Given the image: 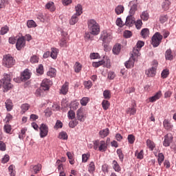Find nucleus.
I'll return each mask as SVG.
<instances>
[{"mask_svg": "<svg viewBox=\"0 0 176 176\" xmlns=\"http://www.w3.org/2000/svg\"><path fill=\"white\" fill-rule=\"evenodd\" d=\"M12 78L10 74H4L3 78L0 80V89L3 87V91H9L11 89H13V85L10 83Z\"/></svg>", "mask_w": 176, "mask_h": 176, "instance_id": "obj_1", "label": "nucleus"}, {"mask_svg": "<svg viewBox=\"0 0 176 176\" xmlns=\"http://www.w3.org/2000/svg\"><path fill=\"white\" fill-rule=\"evenodd\" d=\"M88 30L91 35H98L100 34V25L96 20L89 19L87 21Z\"/></svg>", "mask_w": 176, "mask_h": 176, "instance_id": "obj_2", "label": "nucleus"}, {"mask_svg": "<svg viewBox=\"0 0 176 176\" xmlns=\"http://www.w3.org/2000/svg\"><path fill=\"white\" fill-rule=\"evenodd\" d=\"M131 57L128 61H126L124 65L126 68H133L134 67V63L135 60L141 56V54L138 52V50L134 48L131 54Z\"/></svg>", "mask_w": 176, "mask_h": 176, "instance_id": "obj_3", "label": "nucleus"}, {"mask_svg": "<svg viewBox=\"0 0 176 176\" xmlns=\"http://www.w3.org/2000/svg\"><path fill=\"white\" fill-rule=\"evenodd\" d=\"M16 64V60L12 55L6 54L3 56L2 65L6 68H12Z\"/></svg>", "mask_w": 176, "mask_h": 176, "instance_id": "obj_4", "label": "nucleus"}, {"mask_svg": "<svg viewBox=\"0 0 176 176\" xmlns=\"http://www.w3.org/2000/svg\"><path fill=\"white\" fill-rule=\"evenodd\" d=\"M94 149L99 152H106L108 149V144L104 140H96L94 142Z\"/></svg>", "mask_w": 176, "mask_h": 176, "instance_id": "obj_5", "label": "nucleus"}, {"mask_svg": "<svg viewBox=\"0 0 176 176\" xmlns=\"http://www.w3.org/2000/svg\"><path fill=\"white\" fill-rule=\"evenodd\" d=\"M162 39H163V36L160 33L156 32L151 38V45H153V47H157L162 43Z\"/></svg>", "mask_w": 176, "mask_h": 176, "instance_id": "obj_6", "label": "nucleus"}, {"mask_svg": "<svg viewBox=\"0 0 176 176\" xmlns=\"http://www.w3.org/2000/svg\"><path fill=\"white\" fill-rule=\"evenodd\" d=\"M113 36L112 33L107 30H104L102 34V40L104 43H109L112 41Z\"/></svg>", "mask_w": 176, "mask_h": 176, "instance_id": "obj_7", "label": "nucleus"}, {"mask_svg": "<svg viewBox=\"0 0 176 176\" xmlns=\"http://www.w3.org/2000/svg\"><path fill=\"white\" fill-rule=\"evenodd\" d=\"M138 5V2L137 0H133L129 2L130 10L129 14L135 15V12H137V6Z\"/></svg>", "mask_w": 176, "mask_h": 176, "instance_id": "obj_8", "label": "nucleus"}, {"mask_svg": "<svg viewBox=\"0 0 176 176\" xmlns=\"http://www.w3.org/2000/svg\"><path fill=\"white\" fill-rule=\"evenodd\" d=\"M25 46V37L21 36L17 39L16 47L17 50H21Z\"/></svg>", "mask_w": 176, "mask_h": 176, "instance_id": "obj_9", "label": "nucleus"}, {"mask_svg": "<svg viewBox=\"0 0 176 176\" xmlns=\"http://www.w3.org/2000/svg\"><path fill=\"white\" fill-rule=\"evenodd\" d=\"M49 133V128L46 124H42L40 126V137L41 138H45Z\"/></svg>", "mask_w": 176, "mask_h": 176, "instance_id": "obj_10", "label": "nucleus"}, {"mask_svg": "<svg viewBox=\"0 0 176 176\" xmlns=\"http://www.w3.org/2000/svg\"><path fill=\"white\" fill-rule=\"evenodd\" d=\"M171 142H173V135L171 133H168L164 137L163 145L164 146H170Z\"/></svg>", "mask_w": 176, "mask_h": 176, "instance_id": "obj_11", "label": "nucleus"}, {"mask_svg": "<svg viewBox=\"0 0 176 176\" xmlns=\"http://www.w3.org/2000/svg\"><path fill=\"white\" fill-rule=\"evenodd\" d=\"M50 85H52V81L47 78H45L42 81L41 87L44 91H46L50 89Z\"/></svg>", "mask_w": 176, "mask_h": 176, "instance_id": "obj_12", "label": "nucleus"}, {"mask_svg": "<svg viewBox=\"0 0 176 176\" xmlns=\"http://www.w3.org/2000/svg\"><path fill=\"white\" fill-rule=\"evenodd\" d=\"M163 126L165 130H167L168 131H171L174 128V125L171 124V122L168 120V119H165L163 122Z\"/></svg>", "mask_w": 176, "mask_h": 176, "instance_id": "obj_13", "label": "nucleus"}, {"mask_svg": "<svg viewBox=\"0 0 176 176\" xmlns=\"http://www.w3.org/2000/svg\"><path fill=\"white\" fill-rule=\"evenodd\" d=\"M76 118L80 122H85L86 116L83 113V109H79L76 112Z\"/></svg>", "mask_w": 176, "mask_h": 176, "instance_id": "obj_14", "label": "nucleus"}, {"mask_svg": "<svg viewBox=\"0 0 176 176\" xmlns=\"http://www.w3.org/2000/svg\"><path fill=\"white\" fill-rule=\"evenodd\" d=\"M69 86V83L68 82H65L60 89V94H63V96H65L67 93H68Z\"/></svg>", "mask_w": 176, "mask_h": 176, "instance_id": "obj_15", "label": "nucleus"}, {"mask_svg": "<svg viewBox=\"0 0 176 176\" xmlns=\"http://www.w3.org/2000/svg\"><path fill=\"white\" fill-rule=\"evenodd\" d=\"M133 14H129L126 19L125 25H131V24H134L135 23V18Z\"/></svg>", "mask_w": 176, "mask_h": 176, "instance_id": "obj_16", "label": "nucleus"}, {"mask_svg": "<svg viewBox=\"0 0 176 176\" xmlns=\"http://www.w3.org/2000/svg\"><path fill=\"white\" fill-rule=\"evenodd\" d=\"M30 78H31V75L30 74V72H28V69L25 70L21 75V79L23 82H25V80H28Z\"/></svg>", "mask_w": 176, "mask_h": 176, "instance_id": "obj_17", "label": "nucleus"}, {"mask_svg": "<svg viewBox=\"0 0 176 176\" xmlns=\"http://www.w3.org/2000/svg\"><path fill=\"white\" fill-rule=\"evenodd\" d=\"M162 97V91L157 92L155 96L150 97L148 98L150 102H155V101H157V100H160Z\"/></svg>", "mask_w": 176, "mask_h": 176, "instance_id": "obj_18", "label": "nucleus"}, {"mask_svg": "<svg viewBox=\"0 0 176 176\" xmlns=\"http://www.w3.org/2000/svg\"><path fill=\"white\" fill-rule=\"evenodd\" d=\"M112 167L116 173H120L122 171V167H120V165H119V163L116 160H113Z\"/></svg>", "mask_w": 176, "mask_h": 176, "instance_id": "obj_19", "label": "nucleus"}, {"mask_svg": "<svg viewBox=\"0 0 176 176\" xmlns=\"http://www.w3.org/2000/svg\"><path fill=\"white\" fill-rule=\"evenodd\" d=\"M146 75L147 76H149L150 78H153V76H155L156 75V68L155 67H151L146 71Z\"/></svg>", "mask_w": 176, "mask_h": 176, "instance_id": "obj_20", "label": "nucleus"}, {"mask_svg": "<svg viewBox=\"0 0 176 176\" xmlns=\"http://www.w3.org/2000/svg\"><path fill=\"white\" fill-rule=\"evenodd\" d=\"M136 106L133 105L131 107H129L126 110V113H127V115H130V116H131V115H135V113H137V109H135Z\"/></svg>", "mask_w": 176, "mask_h": 176, "instance_id": "obj_21", "label": "nucleus"}, {"mask_svg": "<svg viewBox=\"0 0 176 176\" xmlns=\"http://www.w3.org/2000/svg\"><path fill=\"white\" fill-rule=\"evenodd\" d=\"M58 55V49L57 48H51L50 57L54 60L57 58V56Z\"/></svg>", "mask_w": 176, "mask_h": 176, "instance_id": "obj_22", "label": "nucleus"}, {"mask_svg": "<svg viewBox=\"0 0 176 176\" xmlns=\"http://www.w3.org/2000/svg\"><path fill=\"white\" fill-rule=\"evenodd\" d=\"M146 146L150 149V151H153V149H155V148H156V144H155V142H153V141H152L149 139H148L146 140Z\"/></svg>", "mask_w": 176, "mask_h": 176, "instance_id": "obj_23", "label": "nucleus"}, {"mask_svg": "<svg viewBox=\"0 0 176 176\" xmlns=\"http://www.w3.org/2000/svg\"><path fill=\"white\" fill-rule=\"evenodd\" d=\"M121 49H122V45L116 44L113 47V54H119L120 53Z\"/></svg>", "mask_w": 176, "mask_h": 176, "instance_id": "obj_24", "label": "nucleus"}, {"mask_svg": "<svg viewBox=\"0 0 176 176\" xmlns=\"http://www.w3.org/2000/svg\"><path fill=\"white\" fill-rule=\"evenodd\" d=\"M88 171L90 174H94V171H96V165L94 164V162H91L88 165Z\"/></svg>", "mask_w": 176, "mask_h": 176, "instance_id": "obj_25", "label": "nucleus"}, {"mask_svg": "<svg viewBox=\"0 0 176 176\" xmlns=\"http://www.w3.org/2000/svg\"><path fill=\"white\" fill-rule=\"evenodd\" d=\"M45 8H46V9H49V10H50V12H54L56 10V7L54 6V3L52 1L48 2L45 5Z\"/></svg>", "mask_w": 176, "mask_h": 176, "instance_id": "obj_26", "label": "nucleus"}, {"mask_svg": "<svg viewBox=\"0 0 176 176\" xmlns=\"http://www.w3.org/2000/svg\"><path fill=\"white\" fill-rule=\"evenodd\" d=\"M6 104V108L8 112L13 109V102H12V100H7L5 102Z\"/></svg>", "mask_w": 176, "mask_h": 176, "instance_id": "obj_27", "label": "nucleus"}, {"mask_svg": "<svg viewBox=\"0 0 176 176\" xmlns=\"http://www.w3.org/2000/svg\"><path fill=\"white\" fill-rule=\"evenodd\" d=\"M99 134L102 138H105V137H108L109 134V129L107 128L102 131H100Z\"/></svg>", "mask_w": 176, "mask_h": 176, "instance_id": "obj_28", "label": "nucleus"}, {"mask_svg": "<svg viewBox=\"0 0 176 176\" xmlns=\"http://www.w3.org/2000/svg\"><path fill=\"white\" fill-rule=\"evenodd\" d=\"M124 12V7L122 5H119L115 8V12L116 13V14H122V13H123Z\"/></svg>", "mask_w": 176, "mask_h": 176, "instance_id": "obj_29", "label": "nucleus"}, {"mask_svg": "<svg viewBox=\"0 0 176 176\" xmlns=\"http://www.w3.org/2000/svg\"><path fill=\"white\" fill-rule=\"evenodd\" d=\"M166 60H169L171 61L173 58H174V56H173V52H171V50H167L165 53Z\"/></svg>", "mask_w": 176, "mask_h": 176, "instance_id": "obj_30", "label": "nucleus"}, {"mask_svg": "<svg viewBox=\"0 0 176 176\" xmlns=\"http://www.w3.org/2000/svg\"><path fill=\"white\" fill-rule=\"evenodd\" d=\"M56 72H57L56 69L51 67L47 72V76H50V78H54L56 76Z\"/></svg>", "mask_w": 176, "mask_h": 176, "instance_id": "obj_31", "label": "nucleus"}, {"mask_svg": "<svg viewBox=\"0 0 176 176\" xmlns=\"http://www.w3.org/2000/svg\"><path fill=\"white\" fill-rule=\"evenodd\" d=\"M111 106V103L109 101L107 100H103L102 102V107L104 111H107L109 109V107Z\"/></svg>", "mask_w": 176, "mask_h": 176, "instance_id": "obj_32", "label": "nucleus"}, {"mask_svg": "<svg viewBox=\"0 0 176 176\" xmlns=\"http://www.w3.org/2000/svg\"><path fill=\"white\" fill-rule=\"evenodd\" d=\"M21 113H25V112H27V111H28V109H30V104H28V103H25L23 104L21 106Z\"/></svg>", "mask_w": 176, "mask_h": 176, "instance_id": "obj_33", "label": "nucleus"}, {"mask_svg": "<svg viewBox=\"0 0 176 176\" xmlns=\"http://www.w3.org/2000/svg\"><path fill=\"white\" fill-rule=\"evenodd\" d=\"M140 35H142V38H148L149 36V29L148 28H144L142 29L140 33Z\"/></svg>", "mask_w": 176, "mask_h": 176, "instance_id": "obj_34", "label": "nucleus"}, {"mask_svg": "<svg viewBox=\"0 0 176 176\" xmlns=\"http://www.w3.org/2000/svg\"><path fill=\"white\" fill-rule=\"evenodd\" d=\"M82 5L80 4H78L76 7H75V10H76V15L77 16H80V14H82V13H83L82 12Z\"/></svg>", "mask_w": 176, "mask_h": 176, "instance_id": "obj_35", "label": "nucleus"}, {"mask_svg": "<svg viewBox=\"0 0 176 176\" xmlns=\"http://www.w3.org/2000/svg\"><path fill=\"white\" fill-rule=\"evenodd\" d=\"M103 97L105 100H111V97H112V95L111 94V91L104 90L103 91Z\"/></svg>", "mask_w": 176, "mask_h": 176, "instance_id": "obj_36", "label": "nucleus"}, {"mask_svg": "<svg viewBox=\"0 0 176 176\" xmlns=\"http://www.w3.org/2000/svg\"><path fill=\"white\" fill-rule=\"evenodd\" d=\"M78 16L76 15V14H74V15L72 16L71 19L69 20V24H70L71 25H75V23H78Z\"/></svg>", "mask_w": 176, "mask_h": 176, "instance_id": "obj_37", "label": "nucleus"}, {"mask_svg": "<svg viewBox=\"0 0 176 176\" xmlns=\"http://www.w3.org/2000/svg\"><path fill=\"white\" fill-rule=\"evenodd\" d=\"M144 45H145V43H144V41H138L136 45H135L136 48L134 47V48H133V50H134V49H135L136 50H138V51L140 52V51L141 50V48H142Z\"/></svg>", "mask_w": 176, "mask_h": 176, "instance_id": "obj_38", "label": "nucleus"}, {"mask_svg": "<svg viewBox=\"0 0 176 176\" xmlns=\"http://www.w3.org/2000/svg\"><path fill=\"white\" fill-rule=\"evenodd\" d=\"M32 170L34 173V174H38L40 170H42V165L41 164H37L35 166H32Z\"/></svg>", "mask_w": 176, "mask_h": 176, "instance_id": "obj_39", "label": "nucleus"}, {"mask_svg": "<svg viewBox=\"0 0 176 176\" xmlns=\"http://www.w3.org/2000/svg\"><path fill=\"white\" fill-rule=\"evenodd\" d=\"M117 155H118V157L122 163H123V160L124 159V155L123 154V151L122 149L118 148L117 149Z\"/></svg>", "mask_w": 176, "mask_h": 176, "instance_id": "obj_40", "label": "nucleus"}, {"mask_svg": "<svg viewBox=\"0 0 176 176\" xmlns=\"http://www.w3.org/2000/svg\"><path fill=\"white\" fill-rule=\"evenodd\" d=\"M25 133H27V129L23 128L21 130V133H19V140H23V138H25Z\"/></svg>", "mask_w": 176, "mask_h": 176, "instance_id": "obj_41", "label": "nucleus"}, {"mask_svg": "<svg viewBox=\"0 0 176 176\" xmlns=\"http://www.w3.org/2000/svg\"><path fill=\"white\" fill-rule=\"evenodd\" d=\"M89 101H90V98L88 97H84L80 100V104L82 107H86L89 103Z\"/></svg>", "mask_w": 176, "mask_h": 176, "instance_id": "obj_42", "label": "nucleus"}, {"mask_svg": "<svg viewBox=\"0 0 176 176\" xmlns=\"http://www.w3.org/2000/svg\"><path fill=\"white\" fill-rule=\"evenodd\" d=\"M27 26L28 28H35L36 27V23L34 20H29L27 22Z\"/></svg>", "mask_w": 176, "mask_h": 176, "instance_id": "obj_43", "label": "nucleus"}, {"mask_svg": "<svg viewBox=\"0 0 176 176\" xmlns=\"http://www.w3.org/2000/svg\"><path fill=\"white\" fill-rule=\"evenodd\" d=\"M140 17L144 21H147V20L149 19V14L148 12H143L140 15Z\"/></svg>", "mask_w": 176, "mask_h": 176, "instance_id": "obj_44", "label": "nucleus"}, {"mask_svg": "<svg viewBox=\"0 0 176 176\" xmlns=\"http://www.w3.org/2000/svg\"><path fill=\"white\" fill-rule=\"evenodd\" d=\"M135 155L137 159H140V160L144 159V150H141L139 153L138 151H136Z\"/></svg>", "mask_w": 176, "mask_h": 176, "instance_id": "obj_45", "label": "nucleus"}, {"mask_svg": "<svg viewBox=\"0 0 176 176\" xmlns=\"http://www.w3.org/2000/svg\"><path fill=\"white\" fill-rule=\"evenodd\" d=\"M168 20V16H167V14H162L160 16V22L161 23V24H164V23H166V21H167Z\"/></svg>", "mask_w": 176, "mask_h": 176, "instance_id": "obj_46", "label": "nucleus"}, {"mask_svg": "<svg viewBox=\"0 0 176 176\" xmlns=\"http://www.w3.org/2000/svg\"><path fill=\"white\" fill-rule=\"evenodd\" d=\"M82 70V65L79 63V62H76L74 65V71L75 72H80Z\"/></svg>", "mask_w": 176, "mask_h": 176, "instance_id": "obj_47", "label": "nucleus"}, {"mask_svg": "<svg viewBox=\"0 0 176 176\" xmlns=\"http://www.w3.org/2000/svg\"><path fill=\"white\" fill-rule=\"evenodd\" d=\"M158 164L159 166H162V163H163V162H164V155H163V153H160L158 154Z\"/></svg>", "mask_w": 176, "mask_h": 176, "instance_id": "obj_48", "label": "nucleus"}, {"mask_svg": "<svg viewBox=\"0 0 176 176\" xmlns=\"http://www.w3.org/2000/svg\"><path fill=\"white\" fill-rule=\"evenodd\" d=\"M168 75H170V71L168 69H164L161 74V76L163 79H166Z\"/></svg>", "mask_w": 176, "mask_h": 176, "instance_id": "obj_49", "label": "nucleus"}, {"mask_svg": "<svg viewBox=\"0 0 176 176\" xmlns=\"http://www.w3.org/2000/svg\"><path fill=\"white\" fill-rule=\"evenodd\" d=\"M58 138L60 140H68V135L66 132H60L58 135Z\"/></svg>", "mask_w": 176, "mask_h": 176, "instance_id": "obj_50", "label": "nucleus"}, {"mask_svg": "<svg viewBox=\"0 0 176 176\" xmlns=\"http://www.w3.org/2000/svg\"><path fill=\"white\" fill-rule=\"evenodd\" d=\"M90 159V153L82 154V163H87V161Z\"/></svg>", "mask_w": 176, "mask_h": 176, "instance_id": "obj_51", "label": "nucleus"}, {"mask_svg": "<svg viewBox=\"0 0 176 176\" xmlns=\"http://www.w3.org/2000/svg\"><path fill=\"white\" fill-rule=\"evenodd\" d=\"M84 38L86 42L91 41V39H93V36H91V33H90V32H85Z\"/></svg>", "mask_w": 176, "mask_h": 176, "instance_id": "obj_52", "label": "nucleus"}, {"mask_svg": "<svg viewBox=\"0 0 176 176\" xmlns=\"http://www.w3.org/2000/svg\"><path fill=\"white\" fill-rule=\"evenodd\" d=\"M54 129L55 130H58V129H63V122L58 120L55 124V126H54Z\"/></svg>", "mask_w": 176, "mask_h": 176, "instance_id": "obj_53", "label": "nucleus"}, {"mask_svg": "<svg viewBox=\"0 0 176 176\" xmlns=\"http://www.w3.org/2000/svg\"><path fill=\"white\" fill-rule=\"evenodd\" d=\"M79 107V102L77 101H74L72 102L70 108L71 109H73V111H76V109H78Z\"/></svg>", "mask_w": 176, "mask_h": 176, "instance_id": "obj_54", "label": "nucleus"}, {"mask_svg": "<svg viewBox=\"0 0 176 176\" xmlns=\"http://www.w3.org/2000/svg\"><path fill=\"white\" fill-rule=\"evenodd\" d=\"M127 140L129 144H134V142L135 141V136H134L133 134L129 135Z\"/></svg>", "mask_w": 176, "mask_h": 176, "instance_id": "obj_55", "label": "nucleus"}, {"mask_svg": "<svg viewBox=\"0 0 176 176\" xmlns=\"http://www.w3.org/2000/svg\"><path fill=\"white\" fill-rule=\"evenodd\" d=\"M105 62H104V60H100L98 62H94L92 63V66L94 67L95 68H98V67H101V65H104V63Z\"/></svg>", "mask_w": 176, "mask_h": 176, "instance_id": "obj_56", "label": "nucleus"}, {"mask_svg": "<svg viewBox=\"0 0 176 176\" xmlns=\"http://www.w3.org/2000/svg\"><path fill=\"white\" fill-rule=\"evenodd\" d=\"M56 164L58 165V171H63L64 170V167L63 166V161L58 160L56 161Z\"/></svg>", "mask_w": 176, "mask_h": 176, "instance_id": "obj_57", "label": "nucleus"}, {"mask_svg": "<svg viewBox=\"0 0 176 176\" xmlns=\"http://www.w3.org/2000/svg\"><path fill=\"white\" fill-rule=\"evenodd\" d=\"M78 122L77 120H72V121H70L69 123V127H71L72 129H74V127H76V126H78Z\"/></svg>", "mask_w": 176, "mask_h": 176, "instance_id": "obj_58", "label": "nucleus"}, {"mask_svg": "<svg viewBox=\"0 0 176 176\" xmlns=\"http://www.w3.org/2000/svg\"><path fill=\"white\" fill-rule=\"evenodd\" d=\"M67 116L69 119H72H72H75V116H76L75 111L71 109L70 111H68Z\"/></svg>", "mask_w": 176, "mask_h": 176, "instance_id": "obj_59", "label": "nucleus"}, {"mask_svg": "<svg viewBox=\"0 0 176 176\" xmlns=\"http://www.w3.org/2000/svg\"><path fill=\"white\" fill-rule=\"evenodd\" d=\"M9 32V27L7 25L1 28V35H5V34H8Z\"/></svg>", "mask_w": 176, "mask_h": 176, "instance_id": "obj_60", "label": "nucleus"}, {"mask_svg": "<svg viewBox=\"0 0 176 176\" xmlns=\"http://www.w3.org/2000/svg\"><path fill=\"white\" fill-rule=\"evenodd\" d=\"M4 131L9 134L10 131H12V126L9 125L8 124L4 125Z\"/></svg>", "mask_w": 176, "mask_h": 176, "instance_id": "obj_61", "label": "nucleus"}, {"mask_svg": "<svg viewBox=\"0 0 176 176\" xmlns=\"http://www.w3.org/2000/svg\"><path fill=\"white\" fill-rule=\"evenodd\" d=\"M133 36V33H131V31L130 30H125L124 32V38H131Z\"/></svg>", "mask_w": 176, "mask_h": 176, "instance_id": "obj_62", "label": "nucleus"}, {"mask_svg": "<svg viewBox=\"0 0 176 176\" xmlns=\"http://www.w3.org/2000/svg\"><path fill=\"white\" fill-rule=\"evenodd\" d=\"M59 44L60 46H67V37H63Z\"/></svg>", "mask_w": 176, "mask_h": 176, "instance_id": "obj_63", "label": "nucleus"}, {"mask_svg": "<svg viewBox=\"0 0 176 176\" xmlns=\"http://www.w3.org/2000/svg\"><path fill=\"white\" fill-rule=\"evenodd\" d=\"M37 74L42 75L43 74V65H39L38 67L36 69Z\"/></svg>", "mask_w": 176, "mask_h": 176, "instance_id": "obj_64", "label": "nucleus"}]
</instances>
